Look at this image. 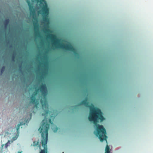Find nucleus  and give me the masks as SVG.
I'll list each match as a JSON object with an SVG mask.
<instances>
[{
    "mask_svg": "<svg viewBox=\"0 0 153 153\" xmlns=\"http://www.w3.org/2000/svg\"><path fill=\"white\" fill-rule=\"evenodd\" d=\"M25 122L26 121V120H25Z\"/></svg>",
    "mask_w": 153,
    "mask_h": 153,
    "instance_id": "18",
    "label": "nucleus"
},
{
    "mask_svg": "<svg viewBox=\"0 0 153 153\" xmlns=\"http://www.w3.org/2000/svg\"><path fill=\"white\" fill-rule=\"evenodd\" d=\"M38 146L39 148L40 149L41 148V146L40 144H39V142L38 141L36 142L34 141L33 142V144H32L31 146Z\"/></svg>",
    "mask_w": 153,
    "mask_h": 153,
    "instance_id": "8",
    "label": "nucleus"
},
{
    "mask_svg": "<svg viewBox=\"0 0 153 153\" xmlns=\"http://www.w3.org/2000/svg\"><path fill=\"white\" fill-rule=\"evenodd\" d=\"M46 88L45 84H42L39 87L40 91L42 94H44L45 92V90Z\"/></svg>",
    "mask_w": 153,
    "mask_h": 153,
    "instance_id": "7",
    "label": "nucleus"
},
{
    "mask_svg": "<svg viewBox=\"0 0 153 153\" xmlns=\"http://www.w3.org/2000/svg\"><path fill=\"white\" fill-rule=\"evenodd\" d=\"M19 153H21V152H19Z\"/></svg>",
    "mask_w": 153,
    "mask_h": 153,
    "instance_id": "19",
    "label": "nucleus"
},
{
    "mask_svg": "<svg viewBox=\"0 0 153 153\" xmlns=\"http://www.w3.org/2000/svg\"><path fill=\"white\" fill-rule=\"evenodd\" d=\"M47 36L49 37L53 42V44L55 47L61 48L66 50H69L73 52L75 54H78L74 48L70 44L65 45L64 44H60L59 43L60 41V39L56 38L55 35L54 34H49Z\"/></svg>",
    "mask_w": 153,
    "mask_h": 153,
    "instance_id": "3",
    "label": "nucleus"
},
{
    "mask_svg": "<svg viewBox=\"0 0 153 153\" xmlns=\"http://www.w3.org/2000/svg\"><path fill=\"white\" fill-rule=\"evenodd\" d=\"M43 31L45 33H48L50 31V30L49 29H48L45 28H44Z\"/></svg>",
    "mask_w": 153,
    "mask_h": 153,
    "instance_id": "14",
    "label": "nucleus"
},
{
    "mask_svg": "<svg viewBox=\"0 0 153 153\" xmlns=\"http://www.w3.org/2000/svg\"><path fill=\"white\" fill-rule=\"evenodd\" d=\"M39 89H37L36 90V91L34 92L32 96H33L34 97H36V96L37 95Z\"/></svg>",
    "mask_w": 153,
    "mask_h": 153,
    "instance_id": "12",
    "label": "nucleus"
},
{
    "mask_svg": "<svg viewBox=\"0 0 153 153\" xmlns=\"http://www.w3.org/2000/svg\"><path fill=\"white\" fill-rule=\"evenodd\" d=\"M105 153H111L110 151L109 147L108 145H107L106 146Z\"/></svg>",
    "mask_w": 153,
    "mask_h": 153,
    "instance_id": "10",
    "label": "nucleus"
},
{
    "mask_svg": "<svg viewBox=\"0 0 153 153\" xmlns=\"http://www.w3.org/2000/svg\"><path fill=\"white\" fill-rule=\"evenodd\" d=\"M15 58V56L14 55H13L12 56V60L13 61H14Z\"/></svg>",
    "mask_w": 153,
    "mask_h": 153,
    "instance_id": "17",
    "label": "nucleus"
},
{
    "mask_svg": "<svg viewBox=\"0 0 153 153\" xmlns=\"http://www.w3.org/2000/svg\"><path fill=\"white\" fill-rule=\"evenodd\" d=\"M30 102L32 104H34V107L36 108H38V102L36 99L35 97L31 96L30 98Z\"/></svg>",
    "mask_w": 153,
    "mask_h": 153,
    "instance_id": "6",
    "label": "nucleus"
},
{
    "mask_svg": "<svg viewBox=\"0 0 153 153\" xmlns=\"http://www.w3.org/2000/svg\"><path fill=\"white\" fill-rule=\"evenodd\" d=\"M10 140H8V142L7 143L5 144V147H6V148H7V147H8V146H9V145L10 144Z\"/></svg>",
    "mask_w": 153,
    "mask_h": 153,
    "instance_id": "13",
    "label": "nucleus"
},
{
    "mask_svg": "<svg viewBox=\"0 0 153 153\" xmlns=\"http://www.w3.org/2000/svg\"><path fill=\"white\" fill-rule=\"evenodd\" d=\"M25 123H23V122L20 123V124H18L17 125V127H16V130H17V133H19V129L20 128V126L25 125Z\"/></svg>",
    "mask_w": 153,
    "mask_h": 153,
    "instance_id": "9",
    "label": "nucleus"
},
{
    "mask_svg": "<svg viewBox=\"0 0 153 153\" xmlns=\"http://www.w3.org/2000/svg\"><path fill=\"white\" fill-rule=\"evenodd\" d=\"M9 19H7L5 20L4 21V24L5 25V27H7L8 24L9 23Z\"/></svg>",
    "mask_w": 153,
    "mask_h": 153,
    "instance_id": "11",
    "label": "nucleus"
},
{
    "mask_svg": "<svg viewBox=\"0 0 153 153\" xmlns=\"http://www.w3.org/2000/svg\"><path fill=\"white\" fill-rule=\"evenodd\" d=\"M37 2H39L40 4L42 6L41 10L42 13L45 16H43V21L44 23L48 24L49 20L46 17L48 14L49 10L47 7L46 2L45 0H36Z\"/></svg>",
    "mask_w": 153,
    "mask_h": 153,
    "instance_id": "5",
    "label": "nucleus"
},
{
    "mask_svg": "<svg viewBox=\"0 0 153 153\" xmlns=\"http://www.w3.org/2000/svg\"><path fill=\"white\" fill-rule=\"evenodd\" d=\"M58 127H56L55 129L53 130L54 132H56L58 130Z\"/></svg>",
    "mask_w": 153,
    "mask_h": 153,
    "instance_id": "16",
    "label": "nucleus"
},
{
    "mask_svg": "<svg viewBox=\"0 0 153 153\" xmlns=\"http://www.w3.org/2000/svg\"><path fill=\"white\" fill-rule=\"evenodd\" d=\"M89 104L88 98L86 97L77 105H84L89 108L90 113L88 117V119L90 122H93L94 126L96 127V131L94 132V133L96 136L99 137L100 141L102 142L105 140L107 143L106 139L107 137L106 135V130L103 126L97 124L99 120L101 122L105 119L102 115V113L99 108L95 107L92 104L91 105H89ZM77 106V105L75 106L76 107Z\"/></svg>",
    "mask_w": 153,
    "mask_h": 153,
    "instance_id": "1",
    "label": "nucleus"
},
{
    "mask_svg": "<svg viewBox=\"0 0 153 153\" xmlns=\"http://www.w3.org/2000/svg\"><path fill=\"white\" fill-rule=\"evenodd\" d=\"M27 3L28 6L29 10L30 11V15L32 16L33 19L36 21V22H33L34 30L36 35L39 37H41L39 32V26L38 24V21L36 17L35 10L33 8L32 4L28 0L27 1Z\"/></svg>",
    "mask_w": 153,
    "mask_h": 153,
    "instance_id": "4",
    "label": "nucleus"
},
{
    "mask_svg": "<svg viewBox=\"0 0 153 153\" xmlns=\"http://www.w3.org/2000/svg\"><path fill=\"white\" fill-rule=\"evenodd\" d=\"M40 102L43 109H44V113H42V115L45 116V118L42 121L41 126L39 129V130H40V132L41 133L42 145L44 149L43 150H41L39 153H47V144L48 140V131L50 127V125L48 123L51 124H53V123L51 118L48 119V120L47 117L49 111L46 98L44 97L43 99H41Z\"/></svg>",
    "mask_w": 153,
    "mask_h": 153,
    "instance_id": "2",
    "label": "nucleus"
},
{
    "mask_svg": "<svg viewBox=\"0 0 153 153\" xmlns=\"http://www.w3.org/2000/svg\"><path fill=\"white\" fill-rule=\"evenodd\" d=\"M64 153V152H63V153Z\"/></svg>",
    "mask_w": 153,
    "mask_h": 153,
    "instance_id": "20",
    "label": "nucleus"
},
{
    "mask_svg": "<svg viewBox=\"0 0 153 153\" xmlns=\"http://www.w3.org/2000/svg\"><path fill=\"white\" fill-rule=\"evenodd\" d=\"M5 67L4 66L3 67H2L1 69V74H2L3 73V72H4V70H5Z\"/></svg>",
    "mask_w": 153,
    "mask_h": 153,
    "instance_id": "15",
    "label": "nucleus"
}]
</instances>
